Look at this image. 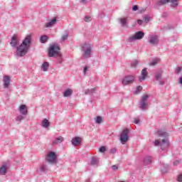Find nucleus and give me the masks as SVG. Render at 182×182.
Returning a JSON list of instances; mask_svg holds the SVG:
<instances>
[{
	"mask_svg": "<svg viewBox=\"0 0 182 182\" xmlns=\"http://www.w3.org/2000/svg\"><path fill=\"white\" fill-rule=\"evenodd\" d=\"M163 75V71H160L156 73L155 79L159 81L161 79V75Z\"/></svg>",
	"mask_w": 182,
	"mask_h": 182,
	"instance_id": "obj_27",
	"label": "nucleus"
},
{
	"mask_svg": "<svg viewBox=\"0 0 182 182\" xmlns=\"http://www.w3.org/2000/svg\"><path fill=\"white\" fill-rule=\"evenodd\" d=\"M80 2L81 4H86L87 2V0H80Z\"/></svg>",
	"mask_w": 182,
	"mask_h": 182,
	"instance_id": "obj_49",
	"label": "nucleus"
},
{
	"mask_svg": "<svg viewBox=\"0 0 182 182\" xmlns=\"http://www.w3.org/2000/svg\"><path fill=\"white\" fill-rule=\"evenodd\" d=\"M137 23H138V25H141V24L143 23V21H141V20H138V21H137Z\"/></svg>",
	"mask_w": 182,
	"mask_h": 182,
	"instance_id": "obj_50",
	"label": "nucleus"
},
{
	"mask_svg": "<svg viewBox=\"0 0 182 182\" xmlns=\"http://www.w3.org/2000/svg\"><path fill=\"white\" fill-rule=\"evenodd\" d=\"M142 89H143V87H141L140 85L137 86L136 89V91H135V93H140V92H141Z\"/></svg>",
	"mask_w": 182,
	"mask_h": 182,
	"instance_id": "obj_34",
	"label": "nucleus"
},
{
	"mask_svg": "<svg viewBox=\"0 0 182 182\" xmlns=\"http://www.w3.org/2000/svg\"><path fill=\"white\" fill-rule=\"evenodd\" d=\"M171 3V8H177L178 6V0H157L155 3L154 8H160L166 5V4Z\"/></svg>",
	"mask_w": 182,
	"mask_h": 182,
	"instance_id": "obj_3",
	"label": "nucleus"
},
{
	"mask_svg": "<svg viewBox=\"0 0 182 182\" xmlns=\"http://www.w3.org/2000/svg\"><path fill=\"white\" fill-rule=\"evenodd\" d=\"M179 83L182 85V77H179Z\"/></svg>",
	"mask_w": 182,
	"mask_h": 182,
	"instance_id": "obj_51",
	"label": "nucleus"
},
{
	"mask_svg": "<svg viewBox=\"0 0 182 182\" xmlns=\"http://www.w3.org/2000/svg\"><path fill=\"white\" fill-rule=\"evenodd\" d=\"M6 171H8V165L7 164L2 165L1 167L0 168V175L5 176V174H6Z\"/></svg>",
	"mask_w": 182,
	"mask_h": 182,
	"instance_id": "obj_17",
	"label": "nucleus"
},
{
	"mask_svg": "<svg viewBox=\"0 0 182 182\" xmlns=\"http://www.w3.org/2000/svg\"><path fill=\"white\" fill-rule=\"evenodd\" d=\"M138 65H139V61H138V60H134V61L131 63L132 68H136V66H137Z\"/></svg>",
	"mask_w": 182,
	"mask_h": 182,
	"instance_id": "obj_32",
	"label": "nucleus"
},
{
	"mask_svg": "<svg viewBox=\"0 0 182 182\" xmlns=\"http://www.w3.org/2000/svg\"><path fill=\"white\" fill-rule=\"evenodd\" d=\"M137 9H139V6H137V5L133 6V7H132L133 11H137Z\"/></svg>",
	"mask_w": 182,
	"mask_h": 182,
	"instance_id": "obj_45",
	"label": "nucleus"
},
{
	"mask_svg": "<svg viewBox=\"0 0 182 182\" xmlns=\"http://www.w3.org/2000/svg\"><path fill=\"white\" fill-rule=\"evenodd\" d=\"M112 169L113 170V171H117V170H119V166L113 165V166H112Z\"/></svg>",
	"mask_w": 182,
	"mask_h": 182,
	"instance_id": "obj_37",
	"label": "nucleus"
},
{
	"mask_svg": "<svg viewBox=\"0 0 182 182\" xmlns=\"http://www.w3.org/2000/svg\"><path fill=\"white\" fill-rule=\"evenodd\" d=\"M144 38V32L138 31L135 33V34L132 36H130L128 38V42H134V41H140V39H143Z\"/></svg>",
	"mask_w": 182,
	"mask_h": 182,
	"instance_id": "obj_7",
	"label": "nucleus"
},
{
	"mask_svg": "<svg viewBox=\"0 0 182 182\" xmlns=\"http://www.w3.org/2000/svg\"><path fill=\"white\" fill-rule=\"evenodd\" d=\"M10 44H11V46H12V48H16V46L19 45V41H18V38H16V36H14L11 38V41Z\"/></svg>",
	"mask_w": 182,
	"mask_h": 182,
	"instance_id": "obj_15",
	"label": "nucleus"
},
{
	"mask_svg": "<svg viewBox=\"0 0 182 182\" xmlns=\"http://www.w3.org/2000/svg\"><path fill=\"white\" fill-rule=\"evenodd\" d=\"M182 70V68L181 67H177L176 68V73H177V75H178V73H180V72H181Z\"/></svg>",
	"mask_w": 182,
	"mask_h": 182,
	"instance_id": "obj_40",
	"label": "nucleus"
},
{
	"mask_svg": "<svg viewBox=\"0 0 182 182\" xmlns=\"http://www.w3.org/2000/svg\"><path fill=\"white\" fill-rule=\"evenodd\" d=\"M159 85H160L161 86L164 85V83H165L164 80H159Z\"/></svg>",
	"mask_w": 182,
	"mask_h": 182,
	"instance_id": "obj_46",
	"label": "nucleus"
},
{
	"mask_svg": "<svg viewBox=\"0 0 182 182\" xmlns=\"http://www.w3.org/2000/svg\"><path fill=\"white\" fill-rule=\"evenodd\" d=\"M97 163H99V160H97V159L92 158L91 161H90L91 166H96V164H97Z\"/></svg>",
	"mask_w": 182,
	"mask_h": 182,
	"instance_id": "obj_30",
	"label": "nucleus"
},
{
	"mask_svg": "<svg viewBox=\"0 0 182 182\" xmlns=\"http://www.w3.org/2000/svg\"><path fill=\"white\" fill-rule=\"evenodd\" d=\"M180 163H181V161L176 160L173 161V166H178V164H180Z\"/></svg>",
	"mask_w": 182,
	"mask_h": 182,
	"instance_id": "obj_41",
	"label": "nucleus"
},
{
	"mask_svg": "<svg viewBox=\"0 0 182 182\" xmlns=\"http://www.w3.org/2000/svg\"><path fill=\"white\" fill-rule=\"evenodd\" d=\"M63 140H65V139L63 136H60L53 141V145L56 146V144H60V143H62Z\"/></svg>",
	"mask_w": 182,
	"mask_h": 182,
	"instance_id": "obj_18",
	"label": "nucleus"
},
{
	"mask_svg": "<svg viewBox=\"0 0 182 182\" xmlns=\"http://www.w3.org/2000/svg\"><path fill=\"white\" fill-rule=\"evenodd\" d=\"M122 144H126L129 141V129H125L122 131L119 137Z\"/></svg>",
	"mask_w": 182,
	"mask_h": 182,
	"instance_id": "obj_8",
	"label": "nucleus"
},
{
	"mask_svg": "<svg viewBox=\"0 0 182 182\" xmlns=\"http://www.w3.org/2000/svg\"><path fill=\"white\" fill-rule=\"evenodd\" d=\"M59 50H60V48H59L58 46H50L48 50V56L49 58H56L58 63H59V65H62L63 63V56Z\"/></svg>",
	"mask_w": 182,
	"mask_h": 182,
	"instance_id": "obj_2",
	"label": "nucleus"
},
{
	"mask_svg": "<svg viewBox=\"0 0 182 182\" xmlns=\"http://www.w3.org/2000/svg\"><path fill=\"white\" fill-rule=\"evenodd\" d=\"M149 97V95H144L141 97V101L139 102V109L141 110H146V108L149 107V103H147Z\"/></svg>",
	"mask_w": 182,
	"mask_h": 182,
	"instance_id": "obj_6",
	"label": "nucleus"
},
{
	"mask_svg": "<svg viewBox=\"0 0 182 182\" xmlns=\"http://www.w3.org/2000/svg\"><path fill=\"white\" fill-rule=\"evenodd\" d=\"M159 63V60H154L151 63V66H156V65H157V63Z\"/></svg>",
	"mask_w": 182,
	"mask_h": 182,
	"instance_id": "obj_36",
	"label": "nucleus"
},
{
	"mask_svg": "<svg viewBox=\"0 0 182 182\" xmlns=\"http://www.w3.org/2000/svg\"><path fill=\"white\" fill-rule=\"evenodd\" d=\"M81 51H82V57L84 59H87L92 54V45L84 43L82 46Z\"/></svg>",
	"mask_w": 182,
	"mask_h": 182,
	"instance_id": "obj_4",
	"label": "nucleus"
},
{
	"mask_svg": "<svg viewBox=\"0 0 182 182\" xmlns=\"http://www.w3.org/2000/svg\"><path fill=\"white\" fill-rule=\"evenodd\" d=\"M149 21H150V17L146 16L144 17V21L147 23V22H149Z\"/></svg>",
	"mask_w": 182,
	"mask_h": 182,
	"instance_id": "obj_44",
	"label": "nucleus"
},
{
	"mask_svg": "<svg viewBox=\"0 0 182 182\" xmlns=\"http://www.w3.org/2000/svg\"><path fill=\"white\" fill-rule=\"evenodd\" d=\"M68 36H69V35L68 33L63 36L62 38H61L62 42H65V41H66V39H68Z\"/></svg>",
	"mask_w": 182,
	"mask_h": 182,
	"instance_id": "obj_35",
	"label": "nucleus"
},
{
	"mask_svg": "<svg viewBox=\"0 0 182 182\" xmlns=\"http://www.w3.org/2000/svg\"><path fill=\"white\" fill-rule=\"evenodd\" d=\"M153 161V158L151 156H146L144 159V164L145 166H148V164H151Z\"/></svg>",
	"mask_w": 182,
	"mask_h": 182,
	"instance_id": "obj_20",
	"label": "nucleus"
},
{
	"mask_svg": "<svg viewBox=\"0 0 182 182\" xmlns=\"http://www.w3.org/2000/svg\"><path fill=\"white\" fill-rule=\"evenodd\" d=\"M148 42L150 45H152V46H157L159 45V36L154 35V36H149L148 38Z\"/></svg>",
	"mask_w": 182,
	"mask_h": 182,
	"instance_id": "obj_10",
	"label": "nucleus"
},
{
	"mask_svg": "<svg viewBox=\"0 0 182 182\" xmlns=\"http://www.w3.org/2000/svg\"><path fill=\"white\" fill-rule=\"evenodd\" d=\"M177 181H178V182H182V175L181 174V175H178V176H177Z\"/></svg>",
	"mask_w": 182,
	"mask_h": 182,
	"instance_id": "obj_42",
	"label": "nucleus"
},
{
	"mask_svg": "<svg viewBox=\"0 0 182 182\" xmlns=\"http://www.w3.org/2000/svg\"><path fill=\"white\" fill-rule=\"evenodd\" d=\"M95 120L97 124H100V123H102V122L103 121L102 117H97L96 118H95Z\"/></svg>",
	"mask_w": 182,
	"mask_h": 182,
	"instance_id": "obj_31",
	"label": "nucleus"
},
{
	"mask_svg": "<svg viewBox=\"0 0 182 182\" xmlns=\"http://www.w3.org/2000/svg\"><path fill=\"white\" fill-rule=\"evenodd\" d=\"M87 67L85 66V67L84 68L83 74H84V75H86V73H87Z\"/></svg>",
	"mask_w": 182,
	"mask_h": 182,
	"instance_id": "obj_48",
	"label": "nucleus"
},
{
	"mask_svg": "<svg viewBox=\"0 0 182 182\" xmlns=\"http://www.w3.org/2000/svg\"><path fill=\"white\" fill-rule=\"evenodd\" d=\"M18 110L21 114H23V116L28 114V109L26 108V106L25 105H21L19 107Z\"/></svg>",
	"mask_w": 182,
	"mask_h": 182,
	"instance_id": "obj_14",
	"label": "nucleus"
},
{
	"mask_svg": "<svg viewBox=\"0 0 182 182\" xmlns=\"http://www.w3.org/2000/svg\"><path fill=\"white\" fill-rule=\"evenodd\" d=\"M116 151H117V150L116 149V148H113L110 150V153L112 154H114V153H116Z\"/></svg>",
	"mask_w": 182,
	"mask_h": 182,
	"instance_id": "obj_43",
	"label": "nucleus"
},
{
	"mask_svg": "<svg viewBox=\"0 0 182 182\" xmlns=\"http://www.w3.org/2000/svg\"><path fill=\"white\" fill-rule=\"evenodd\" d=\"M23 120V116L22 115H18L16 118V122H22Z\"/></svg>",
	"mask_w": 182,
	"mask_h": 182,
	"instance_id": "obj_33",
	"label": "nucleus"
},
{
	"mask_svg": "<svg viewBox=\"0 0 182 182\" xmlns=\"http://www.w3.org/2000/svg\"><path fill=\"white\" fill-rule=\"evenodd\" d=\"M147 68H144L141 72V75L139 77V82H143V80H146V77H147Z\"/></svg>",
	"mask_w": 182,
	"mask_h": 182,
	"instance_id": "obj_13",
	"label": "nucleus"
},
{
	"mask_svg": "<svg viewBox=\"0 0 182 182\" xmlns=\"http://www.w3.org/2000/svg\"><path fill=\"white\" fill-rule=\"evenodd\" d=\"M95 92H96V88H92V89H88L85 90V95H93V93H95Z\"/></svg>",
	"mask_w": 182,
	"mask_h": 182,
	"instance_id": "obj_26",
	"label": "nucleus"
},
{
	"mask_svg": "<svg viewBox=\"0 0 182 182\" xmlns=\"http://www.w3.org/2000/svg\"><path fill=\"white\" fill-rule=\"evenodd\" d=\"M49 124H50L47 119H44L42 121V127H44L45 129H47V127H49Z\"/></svg>",
	"mask_w": 182,
	"mask_h": 182,
	"instance_id": "obj_24",
	"label": "nucleus"
},
{
	"mask_svg": "<svg viewBox=\"0 0 182 182\" xmlns=\"http://www.w3.org/2000/svg\"><path fill=\"white\" fill-rule=\"evenodd\" d=\"M71 143L73 146H77L82 143V139L79 136H76L75 138H73L71 140Z\"/></svg>",
	"mask_w": 182,
	"mask_h": 182,
	"instance_id": "obj_16",
	"label": "nucleus"
},
{
	"mask_svg": "<svg viewBox=\"0 0 182 182\" xmlns=\"http://www.w3.org/2000/svg\"><path fill=\"white\" fill-rule=\"evenodd\" d=\"M157 134L159 136V137H168V133L161 131V130H159L157 132Z\"/></svg>",
	"mask_w": 182,
	"mask_h": 182,
	"instance_id": "obj_22",
	"label": "nucleus"
},
{
	"mask_svg": "<svg viewBox=\"0 0 182 182\" xmlns=\"http://www.w3.org/2000/svg\"><path fill=\"white\" fill-rule=\"evenodd\" d=\"M154 146H160L161 150L164 151H167L168 150V147H170V143L167 139H164L160 142L159 140H155L154 143Z\"/></svg>",
	"mask_w": 182,
	"mask_h": 182,
	"instance_id": "obj_5",
	"label": "nucleus"
},
{
	"mask_svg": "<svg viewBox=\"0 0 182 182\" xmlns=\"http://www.w3.org/2000/svg\"><path fill=\"white\" fill-rule=\"evenodd\" d=\"M134 82V76L133 75H127L124 77L122 81V85L126 86L127 85H130Z\"/></svg>",
	"mask_w": 182,
	"mask_h": 182,
	"instance_id": "obj_11",
	"label": "nucleus"
},
{
	"mask_svg": "<svg viewBox=\"0 0 182 182\" xmlns=\"http://www.w3.org/2000/svg\"><path fill=\"white\" fill-rule=\"evenodd\" d=\"M48 69H49V63L44 62L41 65V70H43V72H48Z\"/></svg>",
	"mask_w": 182,
	"mask_h": 182,
	"instance_id": "obj_21",
	"label": "nucleus"
},
{
	"mask_svg": "<svg viewBox=\"0 0 182 182\" xmlns=\"http://www.w3.org/2000/svg\"><path fill=\"white\" fill-rule=\"evenodd\" d=\"M46 171H48V166L46 165H42L40 167V173H46Z\"/></svg>",
	"mask_w": 182,
	"mask_h": 182,
	"instance_id": "obj_28",
	"label": "nucleus"
},
{
	"mask_svg": "<svg viewBox=\"0 0 182 182\" xmlns=\"http://www.w3.org/2000/svg\"><path fill=\"white\" fill-rule=\"evenodd\" d=\"M56 18H53L50 22L46 24V28H50L51 26H53V25H56Z\"/></svg>",
	"mask_w": 182,
	"mask_h": 182,
	"instance_id": "obj_23",
	"label": "nucleus"
},
{
	"mask_svg": "<svg viewBox=\"0 0 182 182\" xmlns=\"http://www.w3.org/2000/svg\"><path fill=\"white\" fill-rule=\"evenodd\" d=\"M99 151L100 153H105V151H106V146H101L99 149Z\"/></svg>",
	"mask_w": 182,
	"mask_h": 182,
	"instance_id": "obj_38",
	"label": "nucleus"
},
{
	"mask_svg": "<svg viewBox=\"0 0 182 182\" xmlns=\"http://www.w3.org/2000/svg\"><path fill=\"white\" fill-rule=\"evenodd\" d=\"M134 123H135V124H139V123H140V119L135 118Z\"/></svg>",
	"mask_w": 182,
	"mask_h": 182,
	"instance_id": "obj_47",
	"label": "nucleus"
},
{
	"mask_svg": "<svg viewBox=\"0 0 182 182\" xmlns=\"http://www.w3.org/2000/svg\"><path fill=\"white\" fill-rule=\"evenodd\" d=\"M63 95L64 97H69V96L73 95V90L68 88L63 92Z\"/></svg>",
	"mask_w": 182,
	"mask_h": 182,
	"instance_id": "obj_19",
	"label": "nucleus"
},
{
	"mask_svg": "<svg viewBox=\"0 0 182 182\" xmlns=\"http://www.w3.org/2000/svg\"><path fill=\"white\" fill-rule=\"evenodd\" d=\"M41 43H46L48 42V36H42L40 39Z\"/></svg>",
	"mask_w": 182,
	"mask_h": 182,
	"instance_id": "obj_29",
	"label": "nucleus"
},
{
	"mask_svg": "<svg viewBox=\"0 0 182 182\" xmlns=\"http://www.w3.org/2000/svg\"><path fill=\"white\" fill-rule=\"evenodd\" d=\"M84 21H85V22H90V21H91L90 16H86L84 18Z\"/></svg>",
	"mask_w": 182,
	"mask_h": 182,
	"instance_id": "obj_39",
	"label": "nucleus"
},
{
	"mask_svg": "<svg viewBox=\"0 0 182 182\" xmlns=\"http://www.w3.org/2000/svg\"><path fill=\"white\" fill-rule=\"evenodd\" d=\"M3 82L4 89H8L9 87V85H11V77H9V75H5L3 77Z\"/></svg>",
	"mask_w": 182,
	"mask_h": 182,
	"instance_id": "obj_12",
	"label": "nucleus"
},
{
	"mask_svg": "<svg viewBox=\"0 0 182 182\" xmlns=\"http://www.w3.org/2000/svg\"><path fill=\"white\" fill-rule=\"evenodd\" d=\"M46 161L50 164H56V154L53 151H50L47 154Z\"/></svg>",
	"mask_w": 182,
	"mask_h": 182,
	"instance_id": "obj_9",
	"label": "nucleus"
},
{
	"mask_svg": "<svg viewBox=\"0 0 182 182\" xmlns=\"http://www.w3.org/2000/svg\"><path fill=\"white\" fill-rule=\"evenodd\" d=\"M31 36H27L22 43L19 46L16 47V56L18 58H22L28 53L29 46H31Z\"/></svg>",
	"mask_w": 182,
	"mask_h": 182,
	"instance_id": "obj_1",
	"label": "nucleus"
},
{
	"mask_svg": "<svg viewBox=\"0 0 182 182\" xmlns=\"http://www.w3.org/2000/svg\"><path fill=\"white\" fill-rule=\"evenodd\" d=\"M119 22L122 26H127V18H120Z\"/></svg>",
	"mask_w": 182,
	"mask_h": 182,
	"instance_id": "obj_25",
	"label": "nucleus"
}]
</instances>
